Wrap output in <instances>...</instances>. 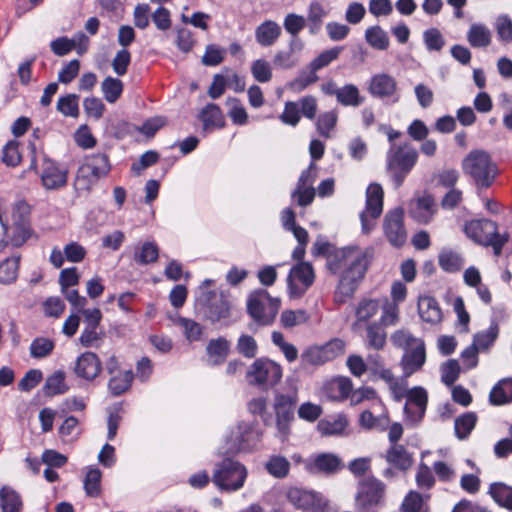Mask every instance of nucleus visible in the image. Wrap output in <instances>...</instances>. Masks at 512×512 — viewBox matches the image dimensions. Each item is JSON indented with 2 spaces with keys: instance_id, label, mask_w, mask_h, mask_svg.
Listing matches in <instances>:
<instances>
[{
  "instance_id": "nucleus-17",
  "label": "nucleus",
  "mask_w": 512,
  "mask_h": 512,
  "mask_svg": "<svg viewBox=\"0 0 512 512\" xmlns=\"http://www.w3.org/2000/svg\"><path fill=\"white\" fill-rule=\"evenodd\" d=\"M67 171L61 170L57 163L46 155L43 157L41 182L48 190H57L67 184Z\"/></svg>"
},
{
  "instance_id": "nucleus-48",
  "label": "nucleus",
  "mask_w": 512,
  "mask_h": 512,
  "mask_svg": "<svg viewBox=\"0 0 512 512\" xmlns=\"http://www.w3.org/2000/svg\"><path fill=\"white\" fill-rule=\"evenodd\" d=\"M79 96L76 94H68L60 97L57 101V110L64 116L76 118L79 116Z\"/></svg>"
},
{
  "instance_id": "nucleus-21",
  "label": "nucleus",
  "mask_w": 512,
  "mask_h": 512,
  "mask_svg": "<svg viewBox=\"0 0 512 512\" xmlns=\"http://www.w3.org/2000/svg\"><path fill=\"white\" fill-rule=\"evenodd\" d=\"M344 468L342 460L332 453H321L317 455L313 461L306 464V469L312 473H322L332 475Z\"/></svg>"
},
{
  "instance_id": "nucleus-53",
  "label": "nucleus",
  "mask_w": 512,
  "mask_h": 512,
  "mask_svg": "<svg viewBox=\"0 0 512 512\" xmlns=\"http://www.w3.org/2000/svg\"><path fill=\"white\" fill-rule=\"evenodd\" d=\"M415 481L421 490H430L435 485V477L430 467L423 462L417 468Z\"/></svg>"
},
{
  "instance_id": "nucleus-27",
  "label": "nucleus",
  "mask_w": 512,
  "mask_h": 512,
  "mask_svg": "<svg viewBox=\"0 0 512 512\" xmlns=\"http://www.w3.org/2000/svg\"><path fill=\"white\" fill-rule=\"evenodd\" d=\"M230 351V342L224 337L211 339L206 347L208 356V364L211 366H218L224 363Z\"/></svg>"
},
{
  "instance_id": "nucleus-15",
  "label": "nucleus",
  "mask_w": 512,
  "mask_h": 512,
  "mask_svg": "<svg viewBox=\"0 0 512 512\" xmlns=\"http://www.w3.org/2000/svg\"><path fill=\"white\" fill-rule=\"evenodd\" d=\"M287 500L296 508L303 510H321L326 500L321 494L299 487H291L286 492Z\"/></svg>"
},
{
  "instance_id": "nucleus-44",
  "label": "nucleus",
  "mask_w": 512,
  "mask_h": 512,
  "mask_svg": "<svg viewBox=\"0 0 512 512\" xmlns=\"http://www.w3.org/2000/svg\"><path fill=\"white\" fill-rule=\"evenodd\" d=\"M267 472L275 478H284L290 470V462L280 455L271 456L265 464Z\"/></svg>"
},
{
  "instance_id": "nucleus-42",
  "label": "nucleus",
  "mask_w": 512,
  "mask_h": 512,
  "mask_svg": "<svg viewBox=\"0 0 512 512\" xmlns=\"http://www.w3.org/2000/svg\"><path fill=\"white\" fill-rule=\"evenodd\" d=\"M337 101L343 106L358 107L364 102V98L360 96L356 85L346 84L340 88Z\"/></svg>"
},
{
  "instance_id": "nucleus-33",
  "label": "nucleus",
  "mask_w": 512,
  "mask_h": 512,
  "mask_svg": "<svg viewBox=\"0 0 512 512\" xmlns=\"http://www.w3.org/2000/svg\"><path fill=\"white\" fill-rule=\"evenodd\" d=\"M366 369L371 374L377 376V379L391 384H398L397 382L393 383L394 376L389 369L384 367L383 359L379 354H372L367 357Z\"/></svg>"
},
{
  "instance_id": "nucleus-29",
  "label": "nucleus",
  "mask_w": 512,
  "mask_h": 512,
  "mask_svg": "<svg viewBox=\"0 0 512 512\" xmlns=\"http://www.w3.org/2000/svg\"><path fill=\"white\" fill-rule=\"evenodd\" d=\"M381 309V304L376 299H362L355 309L356 321L353 328H357L361 323H368L376 316Z\"/></svg>"
},
{
  "instance_id": "nucleus-46",
  "label": "nucleus",
  "mask_w": 512,
  "mask_h": 512,
  "mask_svg": "<svg viewBox=\"0 0 512 512\" xmlns=\"http://www.w3.org/2000/svg\"><path fill=\"white\" fill-rule=\"evenodd\" d=\"M479 343L480 334L476 333L473 338V343L462 351L460 357L462 360L463 370H468L477 366Z\"/></svg>"
},
{
  "instance_id": "nucleus-34",
  "label": "nucleus",
  "mask_w": 512,
  "mask_h": 512,
  "mask_svg": "<svg viewBox=\"0 0 512 512\" xmlns=\"http://www.w3.org/2000/svg\"><path fill=\"white\" fill-rule=\"evenodd\" d=\"M488 494L499 506L512 510V487L500 482L492 483Z\"/></svg>"
},
{
  "instance_id": "nucleus-59",
  "label": "nucleus",
  "mask_w": 512,
  "mask_h": 512,
  "mask_svg": "<svg viewBox=\"0 0 512 512\" xmlns=\"http://www.w3.org/2000/svg\"><path fill=\"white\" fill-rule=\"evenodd\" d=\"M306 25V18L295 13L287 14L283 21L284 29L291 36H298Z\"/></svg>"
},
{
  "instance_id": "nucleus-55",
  "label": "nucleus",
  "mask_w": 512,
  "mask_h": 512,
  "mask_svg": "<svg viewBox=\"0 0 512 512\" xmlns=\"http://www.w3.org/2000/svg\"><path fill=\"white\" fill-rule=\"evenodd\" d=\"M461 370L463 368L456 359H449L444 362L440 367L442 382L444 384H454Z\"/></svg>"
},
{
  "instance_id": "nucleus-10",
  "label": "nucleus",
  "mask_w": 512,
  "mask_h": 512,
  "mask_svg": "<svg viewBox=\"0 0 512 512\" xmlns=\"http://www.w3.org/2000/svg\"><path fill=\"white\" fill-rule=\"evenodd\" d=\"M345 344L341 339H333L322 346L307 348L301 355L304 364L322 365L344 353Z\"/></svg>"
},
{
  "instance_id": "nucleus-40",
  "label": "nucleus",
  "mask_w": 512,
  "mask_h": 512,
  "mask_svg": "<svg viewBox=\"0 0 512 512\" xmlns=\"http://www.w3.org/2000/svg\"><path fill=\"white\" fill-rule=\"evenodd\" d=\"M123 82L118 78L106 77L101 83V90L108 103H115L122 95Z\"/></svg>"
},
{
  "instance_id": "nucleus-64",
  "label": "nucleus",
  "mask_w": 512,
  "mask_h": 512,
  "mask_svg": "<svg viewBox=\"0 0 512 512\" xmlns=\"http://www.w3.org/2000/svg\"><path fill=\"white\" fill-rule=\"evenodd\" d=\"M496 31L501 41L512 42V21L507 15H501L497 18Z\"/></svg>"
},
{
  "instance_id": "nucleus-26",
  "label": "nucleus",
  "mask_w": 512,
  "mask_h": 512,
  "mask_svg": "<svg viewBox=\"0 0 512 512\" xmlns=\"http://www.w3.org/2000/svg\"><path fill=\"white\" fill-rule=\"evenodd\" d=\"M386 461L401 471H407L414 463L413 454L403 445H391L385 454Z\"/></svg>"
},
{
  "instance_id": "nucleus-56",
  "label": "nucleus",
  "mask_w": 512,
  "mask_h": 512,
  "mask_svg": "<svg viewBox=\"0 0 512 512\" xmlns=\"http://www.w3.org/2000/svg\"><path fill=\"white\" fill-rule=\"evenodd\" d=\"M251 73L260 83L269 82L272 79V68L265 59H257L251 65Z\"/></svg>"
},
{
  "instance_id": "nucleus-32",
  "label": "nucleus",
  "mask_w": 512,
  "mask_h": 512,
  "mask_svg": "<svg viewBox=\"0 0 512 512\" xmlns=\"http://www.w3.org/2000/svg\"><path fill=\"white\" fill-rule=\"evenodd\" d=\"M326 16L327 11L324 9L320 2H311V4L308 7L306 24L309 28V32L312 35H315L320 31L323 24V20Z\"/></svg>"
},
{
  "instance_id": "nucleus-58",
  "label": "nucleus",
  "mask_w": 512,
  "mask_h": 512,
  "mask_svg": "<svg viewBox=\"0 0 512 512\" xmlns=\"http://www.w3.org/2000/svg\"><path fill=\"white\" fill-rule=\"evenodd\" d=\"M342 50V47H334L332 49L325 50L319 54V56L313 59L309 65L313 68V70L319 71L327 67L332 61L336 60Z\"/></svg>"
},
{
  "instance_id": "nucleus-30",
  "label": "nucleus",
  "mask_w": 512,
  "mask_h": 512,
  "mask_svg": "<svg viewBox=\"0 0 512 512\" xmlns=\"http://www.w3.org/2000/svg\"><path fill=\"white\" fill-rule=\"evenodd\" d=\"M200 120L203 122L204 130L212 127L222 128L225 124L224 117L218 105L209 103L199 114Z\"/></svg>"
},
{
  "instance_id": "nucleus-54",
  "label": "nucleus",
  "mask_w": 512,
  "mask_h": 512,
  "mask_svg": "<svg viewBox=\"0 0 512 512\" xmlns=\"http://www.w3.org/2000/svg\"><path fill=\"white\" fill-rule=\"evenodd\" d=\"M502 318V314L494 315L491 319L489 328L482 333V352L488 350L496 341L499 335V323Z\"/></svg>"
},
{
  "instance_id": "nucleus-3",
  "label": "nucleus",
  "mask_w": 512,
  "mask_h": 512,
  "mask_svg": "<svg viewBox=\"0 0 512 512\" xmlns=\"http://www.w3.org/2000/svg\"><path fill=\"white\" fill-rule=\"evenodd\" d=\"M111 169L109 157L105 153H97L85 158L78 168L74 186L78 191H89L100 178L105 177Z\"/></svg>"
},
{
  "instance_id": "nucleus-37",
  "label": "nucleus",
  "mask_w": 512,
  "mask_h": 512,
  "mask_svg": "<svg viewBox=\"0 0 512 512\" xmlns=\"http://www.w3.org/2000/svg\"><path fill=\"white\" fill-rule=\"evenodd\" d=\"M102 472L99 468L90 467L83 481L85 494L91 498H97L102 493L101 487Z\"/></svg>"
},
{
  "instance_id": "nucleus-36",
  "label": "nucleus",
  "mask_w": 512,
  "mask_h": 512,
  "mask_svg": "<svg viewBox=\"0 0 512 512\" xmlns=\"http://www.w3.org/2000/svg\"><path fill=\"white\" fill-rule=\"evenodd\" d=\"M159 257L158 246L154 242H144L134 249L133 259L137 264L147 265L157 261Z\"/></svg>"
},
{
  "instance_id": "nucleus-6",
  "label": "nucleus",
  "mask_w": 512,
  "mask_h": 512,
  "mask_svg": "<svg viewBox=\"0 0 512 512\" xmlns=\"http://www.w3.org/2000/svg\"><path fill=\"white\" fill-rule=\"evenodd\" d=\"M261 434L251 424L239 423L227 436L225 445L220 449L222 455H234L250 452L259 443Z\"/></svg>"
},
{
  "instance_id": "nucleus-43",
  "label": "nucleus",
  "mask_w": 512,
  "mask_h": 512,
  "mask_svg": "<svg viewBox=\"0 0 512 512\" xmlns=\"http://www.w3.org/2000/svg\"><path fill=\"white\" fill-rule=\"evenodd\" d=\"M368 44L378 50H386L389 47V36L380 26H372L365 32Z\"/></svg>"
},
{
  "instance_id": "nucleus-22",
  "label": "nucleus",
  "mask_w": 512,
  "mask_h": 512,
  "mask_svg": "<svg viewBox=\"0 0 512 512\" xmlns=\"http://www.w3.org/2000/svg\"><path fill=\"white\" fill-rule=\"evenodd\" d=\"M426 361V351L424 342L417 343L411 349L404 351L401 359L403 376L409 377L419 371Z\"/></svg>"
},
{
  "instance_id": "nucleus-28",
  "label": "nucleus",
  "mask_w": 512,
  "mask_h": 512,
  "mask_svg": "<svg viewBox=\"0 0 512 512\" xmlns=\"http://www.w3.org/2000/svg\"><path fill=\"white\" fill-rule=\"evenodd\" d=\"M420 318L430 324H437L442 319V312L437 301L430 296H423L418 301Z\"/></svg>"
},
{
  "instance_id": "nucleus-12",
  "label": "nucleus",
  "mask_w": 512,
  "mask_h": 512,
  "mask_svg": "<svg viewBox=\"0 0 512 512\" xmlns=\"http://www.w3.org/2000/svg\"><path fill=\"white\" fill-rule=\"evenodd\" d=\"M247 376L254 378L256 384H277L282 378V368L270 359L259 358L251 364Z\"/></svg>"
},
{
  "instance_id": "nucleus-52",
  "label": "nucleus",
  "mask_w": 512,
  "mask_h": 512,
  "mask_svg": "<svg viewBox=\"0 0 512 512\" xmlns=\"http://www.w3.org/2000/svg\"><path fill=\"white\" fill-rule=\"evenodd\" d=\"M477 418L474 414H464L455 420V434L459 439H465L475 427Z\"/></svg>"
},
{
  "instance_id": "nucleus-24",
  "label": "nucleus",
  "mask_w": 512,
  "mask_h": 512,
  "mask_svg": "<svg viewBox=\"0 0 512 512\" xmlns=\"http://www.w3.org/2000/svg\"><path fill=\"white\" fill-rule=\"evenodd\" d=\"M488 229H490V231L485 235V238L482 239V246L492 247L494 255L500 256L504 245L509 240V235L507 233H498L495 222L482 219V232Z\"/></svg>"
},
{
  "instance_id": "nucleus-39",
  "label": "nucleus",
  "mask_w": 512,
  "mask_h": 512,
  "mask_svg": "<svg viewBox=\"0 0 512 512\" xmlns=\"http://www.w3.org/2000/svg\"><path fill=\"white\" fill-rule=\"evenodd\" d=\"M366 340L367 345L370 348L375 350H381L384 348L386 344V332L384 330L383 324L380 322H374L372 324L367 325L366 328Z\"/></svg>"
},
{
  "instance_id": "nucleus-35",
  "label": "nucleus",
  "mask_w": 512,
  "mask_h": 512,
  "mask_svg": "<svg viewBox=\"0 0 512 512\" xmlns=\"http://www.w3.org/2000/svg\"><path fill=\"white\" fill-rule=\"evenodd\" d=\"M0 505L2 512H21L23 507L20 495L8 486L0 490Z\"/></svg>"
},
{
  "instance_id": "nucleus-9",
  "label": "nucleus",
  "mask_w": 512,
  "mask_h": 512,
  "mask_svg": "<svg viewBox=\"0 0 512 512\" xmlns=\"http://www.w3.org/2000/svg\"><path fill=\"white\" fill-rule=\"evenodd\" d=\"M315 274L309 262H299L294 265L288 274L287 285L290 296L299 298L314 283Z\"/></svg>"
},
{
  "instance_id": "nucleus-14",
  "label": "nucleus",
  "mask_w": 512,
  "mask_h": 512,
  "mask_svg": "<svg viewBox=\"0 0 512 512\" xmlns=\"http://www.w3.org/2000/svg\"><path fill=\"white\" fill-rule=\"evenodd\" d=\"M417 158L418 153L410 144H391L387 153V169L404 168L405 170H411Z\"/></svg>"
},
{
  "instance_id": "nucleus-19",
  "label": "nucleus",
  "mask_w": 512,
  "mask_h": 512,
  "mask_svg": "<svg viewBox=\"0 0 512 512\" xmlns=\"http://www.w3.org/2000/svg\"><path fill=\"white\" fill-rule=\"evenodd\" d=\"M367 89L371 96L375 98H391L397 92V82L394 77L387 73H378L370 78Z\"/></svg>"
},
{
  "instance_id": "nucleus-11",
  "label": "nucleus",
  "mask_w": 512,
  "mask_h": 512,
  "mask_svg": "<svg viewBox=\"0 0 512 512\" xmlns=\"http://www.w3.org/2000/svg\"><path fill=\"white\" fill-rule=\"evenodd\" d=\"M382 211L383 189L377 183L370 184L366 191V207L360 214L363 233L368 234L373 229V225L368 222L367 216L369 215L372 219H376L381 215Z\"/></svg>"
},
{
  "instance_id": "nucleus-45",
  "label": "nucleus",
  "mask_w": 512,
  "mask_h": 512,
  "mask_svg": "<svg viewBox=\"0 0 512 512\" xmlns=\"http://www.w3.org/2000/svg\"><path fill=\"white\" fill-rule=\"evenodd\" d=\"M19 257L7 258L0 264V283L10 284L17 279Z\"/></svg>"
},
{
  "instance_id": "nucleus-38",
  "label": "nucleus",
  "mask_w": 512,
  "mask_h": 512,
  "mask_svg": "<svg viewBox=\"0 0 512 512\" xmlns=\"http://www.w3.org/2000/svg\"><path fill=\"white\" fill-rule=\"evenodd\" d=\"M429 499V495L423 496L416 491H409L405 496L400 510L401 512H429L425 500Z\"/></svg>"
},
{
  "instance_id": "nucleus-4",
  "label": "nucleus",
  "mask_w": 512,
  "mask_h": 512,
  "mask_svg": "<svg viewBox=\"0 0 512 512\" xmlns=\"http://www.w3.org/2000/svg\"><path fill=\"white\" fill-rule=\"evenodd\" d=\"M280 305L279 298H273L266 290L259 289L249 295L247 311L258 324L266 326L274 322Z\"/></svg>"
},
{
  "instance_id": "nucleus-20",
  "label": "nucleus",
  "mask_w": 512,
  "mask_h": 512,
  "mask_svg": "<svg viewBox=\"0 0 512 512\" xmlns=\"http://www.w3.org/2000/svg\"><path fill=\"white\" fill-rule=\"evenodd\" d=\"M436 204L434 198L429 194H424L410 202L409 214L420 224H428L436 213Z\"/></svg>"
},
{
  "instance_id": "nucleus-49",
  "label": "nucleus",
  "mask_w": 512,
  "mask_h": 512,
  "mask_svg": "<svg viewBox=\"0 0 512 512\" xmlns=\"http://www.w3.org/2000/svg\"><path fill=\"white\" fill-rule=\"evenodd\" d=\"M390 340L395 347L401 348L404 351L411 349L413 346L417 345V343L423 341L420 338L414 337L408 330L405 329L395 331L391 335Z\"/></svg>"
},
{
  "instance_id": "nucleus-41",
  "label": "nucleus",
  "mask_w": 512,
  "mask_h": 512,
  "mask_svg": "<svg viewBox=\"0 0 512 512\" xmlns=\"http://www.w3.org/2000/svg\"><path fill=\"white\" fill-rule=\"evenodd\" d=\"M462 169L465 175L471 177L477 187L480 185V150L471 151L462 162Z\"/></svg>"
},
{
  "instance_id": "nucleus-50",
  "label": "nucleus",
  "mask_w": 512,
  "mask_h": 512,
  "mask_svg": "<svg viewBox=\"0 0 512 512\" xmlns=\"http://www.w3.org/2000/svg\"><path fill=\"white\" fill-rule=\"evenodd\" d=\"M55 347L51 339L38 337L30 345V354L33 358L41 359L50 355Z\"/></svg>"
},
{
  "instance_id": "nucleus-23",
  "label": "nucleus",
  "mask_w": 512,
  "mask_h": 512,
  "mask_svg": "<svg viewBox=\"0 0 512 512\" xmlns=\"http://www.w3.org/2000/svg\"><path fill=\"white\" fill-rule=\"evenodd\" d=\"M74 371L79 378L92 381L101 371V362L95 353L85 352L78 357Z\"/></svg>"
},
{
  "instance_id": "nucleus-61",
  "label": "nucleus",
  "mask_w": 512,
  "mask_h": 512,
  "mask_svg": "<svg viewBox=\"0 0 512 512\" xmlns=\"http://www.w3.org/2000/svg\"><path fill=\"white\" fill-rule=\"evenodd\" d=\"M299 63L298 58L291 53V51L286 50H279L275 53L273 58V64L276 68L279 69H292L295 66H297Z\"/></svg>"
},
{
  "instance_id": "nucleus-18",
  "label": "nucleus",
  "mask_w": 512,
  "mask_h": 512,
  "mask_svg": "<svg viewBox=\"0 0 512 512\" xmlns=\"http://www.w3.org/2000/svg\"><path fill=\"white\" fill-rule=\"evenodd\" d=\"M29 216L30 206L25 201H18L12 211L13 225L18 232V236L12 238L13 245L19 246L29 237Z\"/></svg>"
},
{
  "instance_id": "nucleus-60",
  "label": "nucleus",
  "mask_w": 512,
  "mask_h": 512,
  "mask_svg": "<svg viewBox=\"0 0 512 512\" xmlns=\"http://www.w3.org/2000/svg\"><path fill=\"white\" fill-rule=\"evenodd\" d=\"M236 349L241 355L251 359L257 355L258 345L252 336L243 334L237 341Z\"/></svg>"
},
{
  "instance_id": "nucleus-31",
  "label": "nucleus",
  "mask_w": 512,
  "mask_h": 512,
  "mask_svg": "<svg viewBox=\"0 0 512 512\" xmlns=\"http://www.w3.org/2000/svg\"><path fill=\"white\" fill-rule=\"evenodd\" d=\"M439 266L448 273L460 271L464 265L463 257L452 249H443L438 257Z\"/></svg>"
},
{
  "instance_id": "nucleus-25",
  "label": "nucleus",
  "mask_w": 512,
  "mask_h": 512,
  "mask_svg": "<svg viewBox=\"0 0 512 512\" xmlns=\"http://www.w3.org/2000/svg\"><path fill=\"white\" fill-rule=\"evenodd\" d=\"M280 25L273 20H265L255 29L256 42L262 47L274 45L281 36Z\"/></svg>"
},
{
  "instance_id": "nucleus-1",
  "label": "nucleus",
  "mask_w": 512,
  "mask_h": 512,
  "mask_svg": "<svg viewBox=\"0 0 512 512\" xmlns=\"http://www.w3.org/2000/svg\"><path fill=\"white\" fill-rule=\"evenodd\" d=\"M374 249L348 247L329 256L327 267L333 274H340L337 293L345 298L353 296L373 259Z\"/></svg>"
},
{
  "instance_id": "nucleus-62",
  "label": "nucleus",
  "mask_w": 512,
  "mask_h": 512,
  "mask_svg": "<svg viewBox=\"0 0 512 512\" xmlns=\"http://www.w3.org/2000/svg\"><path fill=\"white\" fill-rule=\"evenodd\" d=\"M292 199L301 207L310 205L315 198L314 187H305L296 185V188L291 193Z\"/></svg>"
},
{
  "instance_id": "nucleus-57",
  "label": "nucleus",
  "mask_w": 512,
  "mask_h": 512,
  "mask_svg": "<svg viewBox=\"0 0 512 512\" xmlns=\"http://www.w3.org/2000/svg\"><path fill=\"white\" fill-rule=\"evenodd\" d=\"M497 175L498 168L496 164L492 163L489 155L482 151V188H489Z\"/></svg>"
},
{
  "instance_id": "nucleus-7",
  "label": "nucleus",
  "mask_w": 512,
  "mask_h": 512,
  "mask_svg": "<svg viewBox=\"0 0 512 512\" xmlns=\"http://www.w3.org/2000/svg\"><path fill=\"white\" fill-rule=\"evenodd\" d=\"M407 386H391L392 392L399 400L402 397L406 398L404 412L407 420L413 424H418L424 417L427 406V392L421 386H414L406 390Z\"/></svg>"
},
{
  "instance_id": "nucleus-47",
  "label": "nucleus",
  "mask_w": 512,
  "mask_h": 512,
  "mask_svg": "<svg viewBox=\"0 0 512 512\" xmlns=\"http://www.w3.org/2000/svg\"><path fill=\"white\" fill-rule=\"evenodd\" d=\"M347 426V420L344 416L339 415L332 420L319 421L317 428L322 435H339Z\"/></svg>"
},
{
  "instance_id": "nucleus-16",
  "label": "nucleus",
  "mask_w": 512,
  "mask_h": 512,
  "mask_svg": "<svg viewBox=\"0 0 512 512\" xmlns=\"http://www.w3.org/2000/svg\"><path fill=\"white\" fill-rule=\"evenodd\" d=\"M296 393L277 394L275 396L274 410L276 413L277 427L282 435L288 433L289 423L294 417Z\"/></svg>"
},
{
  "instance_id": "nucleus-13",
  "label": "nucleus",
  "mask_w": 512,
  "mask_h": 512,
  "mask_svg": "<svg viewBox=\"0 0 512 512\" xmlns=\"http://www.w3.org/2000/svg\"><path fill=\"white\" fill-rule=\"evenodd\" d=\"M207 304L205 315L213 323L223 322L228 326V318L230 317L231 305L227 297L223 293L208 292L204 294Z\"/></svg>"
},
{
  "instance_id": "nucleus-51",
  "label": "nucleus",
  "mask_w": 512,
  "mask_h": 512,
  "mask_svg": "<svg viewBox=\"0 0 512 512\" xmlns=\"http://www.w3.org/2000/svg\"><path fill=\"white\" fill-rule=\"evenodd\" d=\"M309 317L305 310H285L281 314V324L284 328H292L308 321Z\"/></svg>"
},
{
  "instance_id": "nucleus-63",
  "label": "nucleus",
  "mask_w": 512,
  "mask_h": 512,
  "mask_svg": "<svg viewBox=\"0 0 512 512\" xmlns=\"http://www.w3.org/2000/svg\"><path fill=\"white\" fill-rule=\"evenodd\" d=\"M19 142L12 140L9 141L3 148V162L10 167L17 166L21 161V155L19 152Z\"/></svg>"
},
{
  "instance_id": "nucleus-8",
  "label": "nucleus",
  "mask_w": 512,
  "mask_h": 512,
  "mask_svg": "<svg viewBox=\"0 0 512 512\" xmlns=\"http://www.w3.org/2000/svg\"><path fill=\"white\" fill-rule=\"evenodd\" d=\"M383 232L393 247L400 248L406 243L407 230L404 225L403 208L396 207L386 213L383 219Z\"/></svg>"
},
{
  "instance_id": "nucleus-2",
  "label": "nucleus",
  "mask_w": 512,
  "mask_h": 512,
  "mask_svg": "<svg viewBox=\"0 0 512 512\" xmlns=\"http://www.w3.org/2000/svg\"><path fill=\"white\" fill-rule=\"evenodd\" d=\"M226 457L215 464L212 482L221 491L234 492L241 489L247 478L246 467L230 457Z\"/></svg>"
},
{
  "instance_id": "nucleus-5",
  "label": "nucleus",
  "mask_w": 512,
  "mask_h": 512,
  "mask_svg": "<svg viewBox=\"0 0 512 512\" xmlns=\"http://www.w3.org/2000/svg\"><path fill=\"white\" fill-rule=\"evenodd\" d=\"M386 486L373 476L359 481L355 507L359 512H376L384 502Z\"/></svg>"
}]
</instances>
